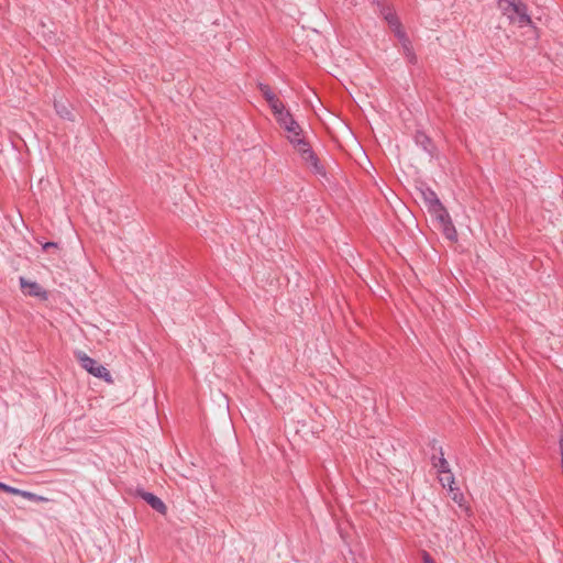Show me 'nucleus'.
<instances>
[{
    "mask_svg": "<svg viewBox=\"0 0 563 563\" xmlns=\"http://www.w3.org/2000/svg\"><path fill=\"white\" fill-rule=\"evenodd\" d=\"M290 143L296 148V151L299 153V155L305 161V163L308 165V167L311 169V172L317 176L325 178V176H327L325 168L320 163V161H319L318 156L316 155V153L313 152L310 143L305 137H301V135L291 140Z\"/></svg>",
    "mask_w": 563,
    "mask_h": 563,
    "instance_id": "1",
    "label": "nucleus"
},
{
    "mask_svg": "<svg viewBox=\"0 0 563 563\" xmlns=\"http://www.w3.org/2000/svg\"><path fill=\"white\" fill-rule=\"evenodd\" d=\"M498 4L504 14H507L509 20L517 23L519 27L532 24L527 4L521 0H498Z\"/></svg>",
    "mask_w": 563,
    "mask_h": 563,
    "instance_id": "2",
    "label": "nucleus"
},
{
    "mask_svg": "<svg viewBox=\"0 0 563 563\" xmlns=\"http://www.w3.org/2000/svg\"><path fill=\"white\" fill-rule=\"evenodd\" d=\"M76 357L82 368H85L89 374L95 377L101 378L107 383H112V376L110 372L101 364H99L96 360L88 356L84 352H77Z\"/></svg>",
    "mask_w": 563,
    "mask_h": 563,
    "instance_id": "3",
    "label": "nucleus"
},
{
    "mask_svg": "<svg viewBox=\"0 0 563 563\" xmlns=\"http://www.w3.org/2000/svg\"><path fill=\"white\" fill-rule=\"evenodd\" d=\"M431 448L434 451V453L430 457L432 466L438 471V474L439 473H448L450 465H449V462L444 457V452H443L442 446H438V441L432 440Z\"/></svg>",
    "mask_w": 563,
    "mask_h": 563,
    "instance_id": "4",
    "label": "nucleus"
},
{
    "mask_svg": "<svg viewBox=\"0 0 563 563\" xmlns=\"http://www.w3.org/2000/svg\"><path fill=\"white\" fill-rule=\"evenodd\" d=\"M439 482L443 488H449L450 492L454 493L452 499L460 504L463 501V494L459 492V488L455 486V478L451 470H448V473H439Z\"/></svg>",
    "mask_w": 563,
    "mask_h": 563,
    "instance_id": "5",
    "label": "nucleus"
},
{
    "mask_svg": "<svg viewBox=\"0 0 563 563\" xmlns=\"http://www.w3.org/2000/svg\"><path fill=\"white\" fill-rule=\"evenodd\" d=\"M278 123L283 129H285V131H287V139L289 142L296 139L297 136H300L302 133L301 126L292 118L291 113L286 114V117H284V119H280Z\"/></svg>",
    "mask_w": 563,
    "mask_h": 563,
    "instance_id": "6",
    "label": "nucleus"
},
{
    "mask_svg": "<svg viewBox=\"0 0 563 563\" xmlns=\"http://www.w3.org/2000/svg\"><path fill=\"white\" fill-rule=\"evenodd\" d=\"M20 286L22 291L27 296L46 299V291L36 282H31L24 277H20Z\"/></svg>",
    "mask_w": 563,
    "mask_h": 563,
    "instance_id": "7",
    "label": "nucleus"
},
{
    "mask_svg": "<svg viewBox=\"0 0 563 563\" xmlns=\"http://www.w3.org/2000/svg\"><path fill=\"white\" fill-rule=\"evenodd\" d=\"M137 495L143 499L145 500L154 510H156L157 512L162 514V515H165L166 511H167V507L166 505L163 503V500L157 497L156 495L152 494V493H148V492H144V490H140L137 492Z\"/></svg>",
    "mask_w": 563,
    "mask_h": 563,
    "instance_id": "8",
    "label": "nucleus"
},
{
    "mask_svg": "<svg viewBox=\"0 0 563 563\" xmlns=\"http://www.w3.org/2000/svg\"><path fill=\"white\" fill-rule=\"evenodd\" d=\"M397 38L399 40L401 46H402V49H404V55L405 57L407 58V60L410 63V64H416L417 63V56L413 52V47H412V44L410 42V40L408 38V36L406 35V33H401V34H398Z\"/></svg>",
    "mask_w": 563,
    "mask_h": 563,
    "instance_id": "9",
    "label": "nucleus"
},
{
    "mask_svg": "<svg viewBox=\"0 0 563 563\" xmlns=\"http://www.w3.org/2000/svg\"><path fill=\"white\" fill-rule=\"evenodd\" d=\"M420 195L428 210L441 203L438 195L429 187L421 188Z\"/></svg>",
    "mask_w": 563,
    "mask_h": 563,
    "instance_id": "10",
    "label": "nucleus"
},
{
    "mask_svg": "<svg viewBox=\"0 0 563 563\" xmlns=\"http://www.w3.org/2000/svg\"><path fill=\"white\" fill-rule=\"evenodd\" d=\"M384 19L386 20V22L388 23V25L390 26L396 36L405 32L402 30L401 23L397 14L394 12L393 9H388V15L385 16Z\"/></svg>",
    "mask_w": 563,
    "mask_h": 563,
    "instance_id": "11",
    "label": "nucleus"
},
{
    "mask_svg": "<svg viewBox=\"0 0 563 563\" xmlns=\"http://www.w3.org/2000/svg\"><path fill=\"white\" fill-rule=\"evenodd\" d=\"M428 211L435 218V220L438 221L439 225L444 223V222H446V221H449L451 219L448 210L442 205V202L439 203L437 207L431 208Z\"/></svg>",
    "mask_w": 563,
    "mask_h": 563,
    "instance_id": "12",
    "label": "nucleus"
},
{
    "mask_svg": "<svg viewBox=\"0 0 563 563\" xmlns=\"http://www.w3.org/2000/svg\"><path fill=\"white\" fill-rule=\"evenodd\" d=\"M415 141L427 153L432 154L434 146H433L431 139L426 133L418 131L415 135Z\"/></svg>",
    "mask_w": 563,
    "mask_h": 563,
    "instance_id": "13",
    "label": "nucleus"
},
{
    "mask_svg": "<svg viewBox=\"0 0 563 563\" xmlns=\"http://www.w3.org/2000/svg\"><path fill=\"white\" fill-rule=\"evenodd\" d=\"M439 229L442 231L443 235L451 242H455L457 240L456 229L450 219L449 221L439 225Z\"/></svg>",
    "mask_w": 563,
    "mask_h": 563,
    "instance_id": "14",
    "label": "nucleus"
},
{
    "mask_svg": "<svg viewBox=\"0 0 563 563\" xmlns=\"http://www.w3.org/2000/svg\"><path fill=\"white\" fill-rule=\"evenodd\" d=\"M268 106L272 109L277 122H279L280 119H284V117H286V114L290 113L289 111L286 110L284 103L282 102V100L279 98L277 100L268 103Z\"/></svg>",
    "mask_w": 563,
    "mask_h": 563,
    "instance_id": "15",
    "label": "nucleus"
},
{
    "mask_svg": "<svg viewBox=\"0 0 563 563\" xmlns=\"http://www.w3.org/2000/svg\"><path fill=\"white\" fill-rule=\"evenodd\" d=\"M54 108L60 118L68 119V120L73 119V112L66 103H64L62 101H55Z\"/></svg>",
    "mask_w": 563,
    "mask_h": 563,
    "instance_id": "16",
    "label": "nucleus"
},
{
    "mask_svg": "<svg viewBox=\"0 0 563 563\" xmlns=\"http://www.w3.org/2000/svg\"><path fill=\"white\" fill-rule=\"evenodd\" d=\"M258 89H260L262 96L264 97V99L267 101V103H271L278 99V97L273 92V90L271 89V87L268 85L260 82Z\"/></svg>",
    "mask_w": 563,
    "mask_h": 563,
    "instance_id": "17",
    "label": "nucleus"
},
{
    "mask_svg": "<svg viewBox=\"0 0 563 563\" xmlns=\"http://www.w3.org/2000/svg\"><path fill=\"white\" fill-rule=\"evenodd\" d=\"M19 496H22L23 498L34 501V503H46L48 499L44 496L36 495L29 490H22L20 489Z\"/></svg>",
    "mask_w": 563,
    "mask_h": 563,
    "instance_id": "18",
    "label": "nucleus"
},
{
    "mask_svg": "<svg viewBox=\"0 0 563 563\" xmlns=\"http://www.w3.org/2000/svg\"><path fill=\"white\" fill-rule=\"evenodd\" d=\"M0 490L11 495H19L20 489L0 482Z\"/></svg>",
    "mask_w": 563,
    "mask_h": 563,
    "instance_id": "19",
    "label": "nucleus"
},
{
    "mask_svg": "<svg viewBox=\"0 0 563 563\" xmlns=\"http://www.w3.org/2000/svg\"><path fill=\"white\" fill-rule=\"evenodd\" d=\"M43 251L51 252V250H57L58 245L55 242H46L42 245Z\"/></svg>",
    "mask_w": 563,
    "mask_h": 563,
    "instance_id": "20",
    "label": "nucleus"
},
{
    "mask_svg": "<svg viewBox=\"0 0 563 563\" xmlns=\"http://www.w3.org/2000/svg\"><path fill=\"white\" fill-rule=\"evenodd\" d=\"M422 561L423 563H435L432 556L427 551L422 552Z\"/></svg>",
    "mask_w": 563,
    "mask_h": 563,
    "instance_id": "21",
    "label": "nucleus"
},
{
    "mask_svg": "<svg viewBox=\"0 0 563 563\" xmlns=\"http://www.w3.org/2000/svg\"><path fill=\"white\" fill-rule=\"evenodd\" d=\"M388 9H390V8L386 7V5L380 7V14L383 15V18L388 15Z\"/></svg>",
    "mask_w": 563,
    "mask_h": 563,
    "instance_id": "22",
    "label": "nucleus"
}]
</instances>
